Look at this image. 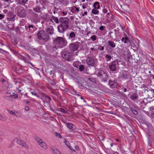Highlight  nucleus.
Wrapping results in <instances>:
<instances>
[{
	"label": "nucleus",
	"instance_id": "obj_1",
	"mask_svg": "<svg viewBox=\"0 0 154 154\" xmlns=\"http://www.w3.org/2000/svg\"><path fill=\"white\" fill-rule=\"evenodd\" d=\"M53 44L54 45L52 46L54 50L57 49V48H63L66 46L67 44L66 40L61 37H58L53 40Z\"/></svg>",
	"mask_w": 154,
	"mask_h": 154
},
{
	"label": "nucleus",
	"instance_id": "obj_2",
	"mask_svg": "<svg viewBox=\"0 0 154 154\" xmlns=\"http://www.w3.org/2000/svg\"><path fill=\"white\" fill-rule=\"evenodd\" d=\"M73 54L70 51L66 50L63 51L62 53V57L66 60L71 61L74 59Z\"/></svg>",
	"mask_w": 154,
	"mask_h": 154
},
{
	"label": "nucleus",
	"instance_id": "obj_3",
	"mask_svg": "<svg viewBox=\"0 0 154 154\" xmlns=\"http://www.w3.org/2000/svg\"><path fill=\"white\" fill-rule=\"evenodd\" d=\"M97 75L99 77L102 82H105L107 81L109 76L105 71L100 70L97 73Z\"/></svg>",
	"mask_w": 154,
	"mask_h": 154
},
{
	"label": "nucleus",
	"instance_id": "obj_4",
	"mask_svg": "<svg viewBox=\"0 0 154 154\" xmlns=\"http://www.w3.org/2000/svg\"><path fill=\"white\" fill-rule=\"evenodd\" d=\"M38 38L40 39H42L45 41H47L49 38L48 34H46L45 31L41 30L38 32L37 34Z\"/></svg>",
	"mask_w": 154,
	"mask_h": 154
},
{
	"label": "nucleus",
	"instance_id": "obj_5",
	"mask_svg": "<svg viewBox=\"0 0 154 154\" xmlns=\"http://www.w3.org/2000/svg\"><path fill=\"white\" fill-rule=\"evenodd\" d=\"M79 45L80 43L79 42L71 43L69 45V49L73 52L77 51L79 48Z\"/></svg>",
	"mask_w": 154,
	"mask_h": 154
},
{
	"label": "nucleus",
	"instance_id": "obj_6",
	"mask_svg": "<svg viewBox=\"0 0 154 154\" xmlns=\"http://www.w3.org/2000/svg\"><path fill=\"white\" fill-rule=\"evenodd\" d=\"M18 16L20 17L23 18L26 15V10L23 7H19L17 10Z\"/></svg>",
	"mask_w": 154,
	"mask_h": 154
},
{
	"label": "nucleus",
	"instance_id": "obj_7",
	"mask_svg": "<svg viewBox=\"0 0 154 154\" xmlns=\"http://www.w3.org/2000/svg\"><path fill=\"white\" fill-rule=\"evenodd\" d=\"M119 65L118 62L117 60H114L109 65V67L111 71H116Z\"/></svg>",
	"mask_w": 154,
	"mask_h": 154
},
{
	"label": "nucleus",
	"instance_id": "obj_8",
	"mask_svg": "<svg viewBox=\"0 0 154 154\" xmlns=\"http://www.w3.org/2000/svg\"><path fill=\"white\" fill-rule=\"evenodd\" d=\"M24 28L26 30H28L27 32L28 34H32L34 31V26L32 25L29 24L28 26H23V28L21 27L20 28L19 31L20 32H21L22 31L21 30V29L22 28L23 29Z\"/></svg>",
	"mask_w": 154,
	"mask_h": 154
},
{
	"label": "nucleus",
	"instance_id": "obj_9",
	"mask_svg": "<svg viewBox=\"0 0 154 154\" xmlns=\"http://www.w3.org/2000/svg\"><path fill=\"white\" fill-rule=\"evenodd\" d=\"M41 95L40 99H41L43 102L49 103L51 100L50 97L43 92H41L39 94Z\"/></svg>",
	"mask_w": 154,
	"mask_h": 154
},
{
	"label": "nucleus",
	"instance_id": "obj_10",
	"mask_svg": "<svg viewBox=\"0 0 154 154\" xmlns=\"http://www.w3.org/2000/svg\"><path fill=\"white\" fill-rule=\"evenodd\" d=\"M96 60L92 57L89 56H87L86 58V63L87 64L91 66H94L96 62Z\"/></svg>",
	"mask_w": 154,
	"mask_h": 154
},
{
	"label": "nucleus",
	"instance_id": "obj_11",
	"mask_svg": "<svg viewBox=\"0 0 154 154\" xmlns=\"http://www.w3.org/2000/svg\"><path fill=\"white\" fill-rule=\"evenodd\" d=\"M130 75L128 74L126 71L122 70L120 73L119 77L122 79H128Z\"/></svg>",
	"mask_w": 154,
	"mask_h": 154
},
{
	"label": "nucleus",
	"instance_id": "obj_12",
	"mask_svg": "<svg viewBox=\"0 0 154 154\" xmlns=\"http://www.w3.org/2000/svg\"><path fill=\"white\" fill-rule=\"evenodd\" d=\"M146 125L148 127V131L147 134L149 138L151 135L152 132H154V128L151 124L149 123H146Z\"/></svg>",
	"mask_w": 154,
	"mask_h": 154
},
{
	"label": "nucleus",
	"instance_id": "obj_13",
	"mask_svg": "<svg viewBox=\"0 0 154 154\" xmlns=\"http://www.w3.org/2000/svg\"><path fill=\"white\" fill-rule=\"evenodd\" d=\"M60 21L61 24L69 27V19L67 17H60Z\"/></svg>",
	"mask_w": 154,
	"mask_h": 154
},
{
	"label": "nucleus",
	"instance_id": "obj_14",
	"mask_svg": "<svg viewBox=\"0 0 154 154\" xmlns=\"http://www.w3.org/2000/svg\"><path fill=\"white\" fill-rule=\"evenodd\" d=\"M108 84L111 88H115L116 87L118 83L116 80L112 81L109 80L108 82Z\"/></svg>",
	"mask_w": 154,
	"mask_h": 154
},
{
	"label": "nucleus",
	"instance_id": "obj_15",
	"mask_svg": "<svg viewBox=\"0 0 154 154\" xmlns=\"http://www.w3.org/2000/svg\"><path fill=\"white\" fill-rule=\"evenodd\" d=\"M57 28L58 31L60 33H62L64 32L66 30L68 29V28L60 24L57 26Z\"/></svg>",
	"mask_w": 154,
	"mask_h": 154
},
{
	"label": "nucleus",
	"instance_id": "obj_16",
	"mask_svg": "<svg viewBox=\"0 0 154 154\" xmlns=\"http://www.w3.org/2000/svg\"><path fill=\"white\" fill-rule=\"evenodd\" d=\"M124 36L125 37H123L122 38V41L124 43H129L131 44L132 43V40L131 39L129 38L127 35L125 34H124Z\"/></svg>",
	"mask_w": 154,
	"mask_h": 154
},
{
	"label": "nucleus",
	"instance_id": "obj_17",
	"mask_svg": "<svg viewBox=\"0 0 154 154\" xmlns=\"http://www.w3.org/2000/svg\"><path fill=\"white\" fill-rule=\"evenodd\" d=\"M130 98L133 101H137L138 99V94L137 93H133L131 95Z\"/></svg>",
	"mask_w": 154,
	"mask_h": 154
},
{
	"label": "nucleus",
	"instance_id": "obj_18",
	"mask_svg": "<svg viewBox=\"0 0 154 154\" xmlns=\"http://www.w3.org/2000/svg\"><path fill=\"white\" fill-rule=\"evenodd\" d=\"M17 142L19 145L22 146L23 147H25L26 148H28V145L23 141H22L20 140H17Z\"/></svg>",
	"mask_w": 154,
	"mask_h": 154
},
{
	"label": "nucleus",
	"instance_id": "obj_19",
	"mask_svg": "<svg viewBox=\"0 0 154 154\" xmlns=\"http://www.w3.org/2000/svg\"><path fill=\"white\" fill-rule=\"evenodd\" d=\"M66 126L68 128L72 130H74L76 128L75 126L71 123H66Z\"/></svg>",
	"mask_w": 154,
	"mask_h": 154
},
{
	"label": "nucleus",
	"instance_id": "obj_20",
	"mask_svg": "<svg viewBox=\"0 0 154 154\" xmlns=\"http://www.w3.org/2000/svg\"><path fill=\"white\" fill-rule=\"evenodd\" d=\"M108 46L112 48H114L116 47V43L112 41L109 40L108 42Z\"/></svg>",
	"mask_w": 154,
	"mask_h": 154
},
{
	"label": "nucleus",
	"instance_id": "obj_21",
	"mask_svg": "<svg viewBox=\"0 0 154 154\" xmlns=\"http://www.w3.org/2000/svg\"><path fill=\"white\" fill-rule=\"evenodd\" d=\"M32 18L33 20L35 22H36L38 21V14L33 12L32 14Z\"/></svg>",
	"mask_w": 154,
	"mask_h": 154
},
{
	"label": "nucleus",
	"instance_id": "obj_22",
	"mask_svg": "<svg viewBox=\"0 0 154 154\" xmlns=\"http://www.w3.org/2000/svg\"><path fill=\"white\" fill-rule=\"evenodd\" d=\"M76 35L73 32H71L69 34V39H71L72 41H74L76 39Z\"/></svg>",
	"mask_w": 154,
	"mask_h": 154
},
{
	"label": "nucleus",
	"instance_id": "obj_23",
	"mask_svg": "<svg viewBox=\"0 0 154 154\" xmlns=\"http://www.w3.org/2000/svg\"><path fill=\"white\" fill-rule=\"evenodd\" d=\"M8 112L11 114L17 117L18 116L19 113L17 111H15V110H11L9 109H7Z\"/></svg>",
	"mask_w": 154,
	"mask_h": 154
},
{
	"label": "nucleus",
	"instance_id": "obj_24",
	"mask_svg": "<svg viewBox=\"0 0 154 154\" xmlns=\"http://www.w3.org/2000/svg\"><path fill=\"white\" fill-rule=\"evenodd\" d=\"M105 144L106 146L110 145L111 147L113 146V143H111L112 140L109 139L107 138L106 139Z\"/></svg>",
	"mask_w": 154,
	"mask_h": 154
},
{
	"label": "nucleus",
	"instance_id": "obj_25",
	"mask_svg": "<svg viewBox=\"0 0 154 154\" xmlns=\"http://www.w3.org/2000/svg\"><path fill=\"white\" fill-rule=\"evenodd\" d=\"M54 29L52 26H50L47 29V32L50 35H51L53 34Z\"/></svg>",
	"mask_w": 154,
	"mask_h": 154
},
{
	"label": "nucleus",
	"instance_id": "obj_26",
	"mask_svg": "<svg viewBox=\"0 0 154 154\" xmlns=\"http://www.w3.org/2000/svg\"><path fill=\"white\" fill-rule=\"evenodd\" d=\"M52 18L51 19V20L52 21V22H53L52 21L53 20L54 22L56 23H59V21L58 20V18L57 17H56L53 15H52Z\"/></svg>",
	"mask_w": 154,
	"mask_h": 154
},
{
	"label": "nucleus",
	"instance_id": "obj_27",
	"mask_svg": "<svg viewBox=\"0 0 154 154\" xmlns=\"http://www.w3.org/2000/svg\"><path fill=\"white\" fill-rule=\"evenodd\" d=\"M33 9L36 13H39L41 12V8L39 6H37L33 8Z\"/></svg>",
	"mask_w": 154,
	"mask_h": 154
},
{
	"label": "nucleus",
	"instance_id": "obj_28",
	"mask_svg": "<svg viewBox=\"0 0 154 154\" xmlns=\"http://www.w3.org/2000/svg\"><path fill=\"white\" fill-rule=\"evenodd\" d=\"M105 59L106 61H110L111 58H112V56H111L109 54H106L105 55Z\"/></svg>",
	"mask_w": 154,
	"mask_h": 154
},
{
	"label": "nucleus",
	"instance_id": "obj_29",
	"mask_svg": "<svg viewBox=\"0 0 154 154\" xmlns=\"http://www.w3.org/2000/svg\"><path fill=\"white\" fill-rule=\"evenodd\" d=\"M81 64V62L79 61H77L73 63V65L74 67L77 68H78Z\"/></svg>",
	"mask_w": 154,
	"mask_h": 154
},
{
	"label": "nucleus",
	"instance_id": "obj_30",
	"mask_svg": "<svg viewBox=\"0 0 154 154\" xmlns=\"http://www.w3.org/2000/svg\"><path fill=\"white\" fill-rule=\"evenodd\" d=\"M98 9L94 8H93L91 11L92 13L94 14H98L99 13V11Z\"/></svg>",
	"mask_w": 154,
	"mask_h": 154
},
{
	"label": "nucleus",
	"instance_id": "obj_31",
	"mask_svg": "<svg viewBox=\"0 0 154 154\" xmlns=\"http://www.w3.org/2000/svg\"><path fill=\"white\" fill-rule=\"evenodd\" d=\"M39 145L45 149H47L48 148L47 145L45 143L43 142V141L41 143H40Z\"/></svg>",
	"mask_w": 154,
	"mask_h": 154
},
{
	"label": "nucleus",
	"instance_id": "obj_32",
	"mask_svg": "<svg viewBox=\"0 0 154 154\" xmlns=\"http://www.w3.org/2000/svg\"><path fill=\"white\" fill-rule=\"evenodd\" d=\"M93 6L94 8L99 9L100 8V4L98 2H96L94 3Z\"/></svg>",
	"mask_w": 154,
	"mask_h": 154
},
{
	"label": "nucleus",
	"instance_id": "obj_33",
	"mask_svg": "<svg viewBox=\"0 0 154 154\" xmlns=\"http://www.w3.org/2000/svg\"><path fill=\"white\" fill-rule=\"evenodd\" d=\"M51 149L52 150L53 152L55 154H62L60 152L56 149Z\"/></svg>",
	"mask_w": 154,
	"mask_h": 154
},
{
	"label": "nucleus",
	"instance_id": "obj_34",
	"mask_svg": "<svg viewBox=\"0 0 154 154\" xmlns=\"http://www.w3.org/2000/svg\"><path fill=\"white\" fill-rule=\"evenodd\" d=\"M20 4H25L28 2V0H17Z\"/></svg>",
	"mask_w": 154,
	"mask_h": 154
},
{
	"label": "nucleus",
	"instance_id": "obj_35",
	"mask_svg": "<svg viewBox=\"0 0 154 154\" xmlns=\"http://www.w3.org/2000/svg\"><path fill=\"white\" fill-rule=\"evenodd\" d=\"M56 82L55 79H53L51 82L50 84L51 85L53 86L54 87L56 88L54 86L56 85Z\"/></svg>",
	"mask_w": 154,
	"mask_h": 154
},
{
	"label": "nucleus",
	"instance_id": "obj_36",
	"mask_svg": "<svg viewBox=\"0 0 154 154\" xmlns=\"http://www.w3.org/2000/svg\"><path fill=\"white\" fill-rule=\"evenodd\" d=\"M79 70L80 71H83L84 70V66L82 64H81L78 68Z\"/></svg>",
	"mask_w": 154,
	"mask_h": 154
},
{
	"label": "nucleus",
	"instance_id": "obj_37",
	"mask_svg": "<svg viewBox=\"0 0 154 154\" xmlns=\"http://www.w3.org/2000/svg\"><path fill=\"white\" fill-rule=\"evenodd\" d=\"M54 135L55 136L57 137H58L60 138H61L62 137L61 135L58 133L55 132L54 133Z\"/></svg>",
	"mask_w": 154,
	"mask_h": 154
},
{
	"label": "nucleus",
	"instance_id": "obj_38",
	"mask_svg": "<svg viewBox=\"0 0 154 154\" xmlns=\"http://www.w3.org/2000/svg\"><path fill=\"white\" fill-rule=\"evenodd\" d=\"M64 142L65 143L66 145L68 147V148H70V144L69 142L67 140L65 139L64 141Z\"/></svg>",
	"mask_w": 154,
	"mask_h": 154
},
{
	"label": "nucleus",
	"instance_id": "obj_39",
	"mask_svg": "<svg viewBox=\"0 0 154 154\" xmlns=\"http://www.w3.org/2000/svg\"><path fill=\"white\" fill-rule=\"evenodd\" d=\"M84 79L82 78L78 80V83L81 85H83V83H84Z\"/></svg>",
	"mask_w": 154,
	"mask_h": 154
},
{
	"label": "nucleus",
	"instance_id": "obj_40",
	"mask_svg": "<svg viewBox=\"0 0 154 154\" xmlns=\"http://www.w3.org/2000/svg\"><path fill=\"white\" fill-rule=\"evenodd\" d=\"M36 141L38 143L39 145L42 141V140L41 138L38 137L36 138Z\"/></svg>",
	"mask_w": 154,
	"mask_h": 154
},
{
	"label": "nucleus",
	"instance_id": "obj_41",
	"mask_svg": "<svg viewBox=\"0 0 154 154\" xmlns=\"http://www.w3.org/2000/svg\"><path fill=\"white\" fill-rule=\"evenodd\" d=\"M19 59L24 60L25 62H26V59L25 57L22 56L21 55H20L19 56Z\"/></svg>",
	"mask_w": 154,
	"mask_h": 154
},
{
	"label": "nucleus",
	"instance_id": "obj_42",
	"mask_svg": "<svg viewBox=\"0 0 154 154\" xmlns=\"http://www.w3.org/2000/svg\"><path fill=\"white\" fill-rule=\"evenodd\" d=\"M131 110L135 115H137V114L138 112L136 110L132 108L131 109Z\"/></svg>",
	"mask_w": 154,
	"mask_h": 154
},
{
	"label": "nucleus",
	"instance_id": "obj_43",
	"mask_svg": "<svg viewBox=\"0 0 154 154\" xmlns=\"http://www.w3.org/2000/svg\"><path fill=\"white\" fill-rule=\"evenodd\" d=\"M150 111L152 116L154 118V108H151L150 109Z\"/></svg>",
	"mask_w": 154,
	"mask_h": 154
},
{
	"label": "nucleus",
	"instance_id": "obj_44",
	"mask_svg": "<svg viewBox=\"0 0 154 154\" xmlns=\"http://www.w3.org/2000/svg\"><path fill=\"white\" fill-rule=\"evenodd\" d=\"M93 41H95L97 39V36L95 35H93L90 38Z\"/></svg>",
	"mask_w": 154,
	"mask_h": 154
},
{
	"label": "nucleus",
	"instance_id": "obj_45",
	"mask_svg": "<svg viewBox=\"0 0 154 154\" xmlns=\"http://www.w3.org/2000/svg\"><path fill=\"white\" fill-rule=\"evenodd\" d=\"M30 92L31 94L33 95L36 96L37 94L35 91L34 90H31Z\"/></svg>",
	"mask_w": 154,
	"mask_h": 154
},
{
	"label": "nucleus",
	"instance_id": "obj_46",
	"mask_svg": "<svg viewBox=\"0 0 154 154\" xmlns=\"http://www.w3.org/2000/svg\"><path fill=\"white\" fill-rule=\"evenodd\" d=\"M7 19L9 21H14L15 20V18L14 16H13L11 18H10V17H8Z\"/></svg>",
	"mask_w": 154,
	"mask_h": 154
},
{
	"label": "nucleus",
	"instance_id": "obj_47",
	"mask_svg": "<svg viewBox=\"0 0 154 154\" xmlns=\"http://www.w3.org/2000/svg\"><path fill=\"white\" fill-rule=\"evenodd\" d=\"M70 11L72 13H75V6L73 8H72L71 9Z\"/></svg>",
	"mask_w": 154,
	"mask_h": 154
},
{
	"label": "nucleus",
	"instance_id": "obj_48",
	"mask_svg": "<svg viewBox=\"0 0 154 154\" xmlns=\"http://www.w3.org/2000/svg\"><path fill=\"white\" fill-rule=\"evenodd\" d=\"M60 111L62 112L63 113H66V111L65 110H64L62 108H60Z\"/></svg>",
	"mask_w": 154,
	"mask_h": 154
},
{
	"label": "nucleus",
	"instance_id": "obj_49",
	"mask_svg": "<svg viewBox=\"0 0 154 154\" xmlns=\"http://www.w3.org/2000/svg\"><path fill=\"white\" fill-rule=\"evenodd\" d=\"M48 87L49 89L50 90H54L55 89H57V88H54V87H51L50 86H48Z\"/></svg>",
	"mask_w": 154,
	"mask_h": 154
},
{
	"label": "nucleus",
	"instance_id": "obj_50",
	"mask_svg": "<svg viewBox=\"0 0 154 154\" xmlns=\"http://www.w3.org/2000/svg\"><path fill=\"white\" fill-rule=\"evenodd\" d=\"M105 27V26H101L99 28V29L100 30L103 31L104 29V28Z\"/></svg>",
	"mask_w": 154,
	"mask_h": 154
},
{
	"label": "nucleus",
	"instance_id": "obj_51",
	"mask_svg": "<svg viewBox=\"0 0 154 154\" xmlns=\"http://www.w3.org/2000/svg\"><path fill=\"white\" fill-rule=\"evenodd\" d=\"M5 16V15L0 14V19L2 20L4 18Z\"/></svg>",
	"mask_w": 154,
	"mask_h": 154
},
{
	"label": "nucleus",
	"instance_id": "obj_52",
	"mask_svg": "<svg viewBox=\"0 0 154 154\" xmlns=\"http://www.w3.org/2000/svg\"><path fill=\"white\" fill-rule=\"evenodd\" d=\"M103 12L104 13H106L107 12V10L106 8H104L103 10Z\"/></svg>",
	"mask_w": 154,
	"mask_h": 154
},
{
	"label": "nucleus",
	"instance_id": "obj_53",
	"mask_svg": "<svg viewBox=\"0 0 154 154\" xmlns=\"http://www.w3.org/2000/svg\"><path fill=\"white\" fill-rule=\"evenodd\" d=\"M75 13H76V11H77L78 12L79 11V9L78 8H77L75 6Z\"/></svg>",
	"mask_w": 154,
	"mask_h": 154
},
{
	"label": "nucleus",
	"instance_id": "obj_54",
	"mask_svg": "<svg viewBox=\"0 0 154 154\" xmlns=\"http://www.w3.org/2000/svg\"><path fill=\"white\" fill-rule=\"evenodd\" d=\"M54 10L53 11V13L54 14H55L56 13L57 14V11L55 9L54 10V9L53 10Z\"/></svg>",
	"mask_w": 154,
	"mask_h": 154
},
{
	"label": "nucleus",
	"instance_id": "obj_55",
	"mask_svg": "<svg viewBox=\"0 0 154 154\" xmlns=\"http://www.w3.org/2000/svg\"><path fill=\"white\" fill-rule=\"evenodd\" d=\"M31 100L33 101V102H36V103H38V101H37L36 100H35V99H34L33 98H32L31 99Z\"/></svg>",
	"mask_w": 154,
	"mask_h": 154
},
{
	"label": "nucleus",
	"instance_id": "obj_56",
	"mask_svg": "<svg viewBox=\"0 0 154 154\" xmlns=\"http://www.w3.org/2000/svg\"><path fill=\"white\" fill-rule=\"evenodd\" d=\"M75 149L77 150H79V147L78 146H75Z\"/></svg>",
	"mask_w": 154,
	"mask_h": 154
},
{
	"label": "nucleus",
	"instance_id": "obj_57",
	"mask_svg": "<svg viewBox=\"0 0 154 154\" xmlns=\"http://www.w3.org/2000/svg\"><path fill=\"white\" fill-rule=\"evenodd\" d=\"M36 97H37L38 98L40 99L41 98V95H39L38 93L35 96Z\"/></svg>",
	"mask_w": 154,
	"mask_h": 154
},
{
	"label": "nucleus",
	"instance_id": "obj_58",
	"mask_svg": "<svg viewBox=\"0 0 154 154\" xmlns=\"http://www.w3.org/2000/svg\"><path fill=\"white\" fill-rule=\"evenodd\" d=\"M1 81L2 82H5V80L3 78H2L1 79Z\"/></svg>",
	"mask_w": 154,
	"mask_h": 154
},
{
	"label": "nucleus",
	"instance_id": "obj_59",
	"mask_svg": "<svg viewBox=\"0 0 154 154\" xmlns=\"http://www.w3.org/2000/svg\"><path fill=\"white\" fill-rule=\"evenodd\" d=\"M3 119V117L2 115L0 113V120H2Z\"/></svg>",
	"mask_w": 154,
	"mask_h": 154
},
{
	"label": "nucleus",
	"instance_id": "obj_60",
	"mask_svg": "<svg viewBox=\"0 0 154 154\" xmlns=\"http://www.w3.org/2000/svg\"><path fill=\"white\" fill-rule=\"evenodd\" d=\"M29 109V107L28 106H26L25 108V109L26 111H28Z\"/></svg>",
	"mask_w": 154,
	"mask_h": 154
},
{
	"label": "nucleus",
	"instance_id": "obj_61",
	"mask_svg": "<svg viewBox=\"0 0 154 154\" xmlns=\"http://www.w3.org/2000/svg\"><path fill=\"white\" fill-rule=\"evenodd\" d=\"M90 49L92 51H93L94 50H97L96 48H90Z\"/></svg>",
	"mask_w": 154,
	"mask_h": 154
},
{
	"label": "nucleus",
	"instance_id": "obj_62",
	"mask_svg": "<svg viewBox=\"0 0 154 154\" xmlns=\"http://www.w3.org/2000/svg\"><path fill=\"white\" fill-rule=\"evenodd\" d=\"M110 15V14L109 13H108L106 15V16L107 17L109 18V16Z\"/></svg>",
	"mask_w": 154,
	"mask_h": 154
},
{
	"label": "nucleus",
	"instance_id": "obj_63",
	"mask_svg": "<svg viewBox=\"0 0 154 154\" xmlns=\"http://www.w3.org/2000/svg\"><path fill=\"white\" fill-rule=\"evenodd\" d=\"M82 7L83 9H85L86 8V7L85 6V4H83Z\"/></svg>",
	"mask_w": 154,
	"mask_h": 154
},
{
	"label": "nucleus",
	"instance_id": "obj_64",
	"mask_svg": "<svg viewBox=\"0 0 154 154\" xmlns=\"http://www.w3.org/2000/svg\"><path fill=\"white\" fill-rule=\"evenodd\" d=\"M57 0L60 3L63 2V1H64V0Z\"/></svg>",
	"mask_w": 154,
	"mask_h": 154
}]
</instances>
